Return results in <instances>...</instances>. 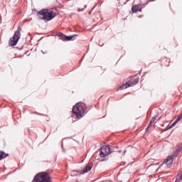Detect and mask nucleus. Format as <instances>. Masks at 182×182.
<instances>
[{
  "label": "nucleus",
  "mask_w": 182,
  "mask_h": 182,
  "mask_svg": "<svg viewBox=\"0 0 182 182\" xmlns=\"http://www.w3.org/2000/svg\"><path fill=\"white\" fill-rule=\"evenodd\" d=\"M76 36H77V34H74L73 36H67V41H73V39H75Z\"/></svg>",
  "instance_id": "11"
},
{
  "label": "nucleus",
  "mask_w": 182,
  "mask_h": 182,
  "mask_svg": "<svg viewBox=\"0 0 182 182\" xmlns=\"http://www.w3.org/2000/svg\"><path fill=\"white\" fill-rule=\"evenodd\" d=\"M176 150H178L179 152L182 151V144L178 145Z\"/></svg>",
  "instance_id": "16"
},
{
  "label": "nucleus",
  "mask_w": 182,
  "mask_h": 182,
  "mask_svg": "<svg viewBox=\"0 0 182 182\" xmlns=\"http://www.w3.org/2000/svg\"><path fill=\"white\" fill-rule=\"evenodd\" d=\"M176 181H177V182H182V173L179 174V175L176 177Z\"/></svg>",
  "instance_id": "14"
},
{
  "label": "nucleus",
  "mask_w": 182,
  "mask_h": 182,
  "mask_svg": "<svg viewBox=\"0 0 182 182\" xmlns=\"http://www.w3.org/2000/svg\"><path fill=\"white\" fill-rule=\"evenodd\" d=\"M139 78L132 79L127 82L124 85H121L120 89L123 90V89H127V87H133V86H136L139 83Z\"/></svg>",
  "instance_id": "5"
},
{
  "label": "nucleus",
  "mask_w": 182,
  "mask_h": 182,
  "mask_svg": "<svg viewBox=\"0 0 182 182\" xmlns=\"http://www.w3.org/2000/svg\"><path fill=\"white\" fill-rule=\"evenodd\" d=\"M61 146H62V149L63 150V143H62Z\"/></svg>",
  "instance_id": "20"
},
{
  "label": "nucleus",
  "mask_w": 182,
  "mask_h": 182,
  "mask_svg": "<svg viewBox=\"0 0 182 182\" xmlns=\"http://www.w3.org/2000/svg\"><path fill=\"white\" fill-rule=\"evenodd\" d=\"M109 153H112V151H110V146L104 145L101 148V151L100 153V157H105V156H107Z\"/></svg>",
  "instance_id": "6"
},
{
  "label": "nucleus",
  "mask_w": 182,
  "mask_h": 182,
  "mask_svg": "<svg viewBox=\"0 0 182 182\" xmlns=\"http://www.w3.org/2000/svg\"><path fill=\"white\" fill-rule=\"evenodd\" d=\"M181 119H182V113L181 114V115L179 117H177L176 121L178 123V122H180V120H181Z\"/></svg>",
  "instance_id": "17"
},
{
  "label": "nucleus",
  "mask_w": 182,
  "mask_h": 182,
  "mask_svg": "<svg viewBox=\"0 0 182 182\" xmlns=\"http://www.w3.org/2000/svg\"><path fill=\"white\" fill-rule=\"evenodd\" d=\"M177 121L175 120V122L171 124V127H174V126H176V124H177Z\"/></svg>",
  "instance_id": "19"
},
{
  "label": "nucleus",
  "mask_w": 182,
  "mask_h": 182,
  "mask_svg": "<svg viewBox=\"0 0 182 182\" xmlns=\"http://www.w3.org/2000/svg\"><path fill=\"white\" fill-rule=\"evenodd\" d=\"M8 154H6L5 152L0 151V160H3V159H5Z\"/></svg>",
  "instance_id": "12"
},
{
  "label": "nucleus",
  "mask_w": 182,
  "mask_h": 182,
  "mask_svg": "<svg viewBox=\"0 0 182 182\" xmlns=\"http://www.w3.org/2000/svg\"><path fill=\"white\" fill-rule=\"evenodd\" d=\"M60 38H61V39H62L63 41H67L68 36H66V35L62 33V34H60Z\"/></svg>",
  "instance_id": "15"
},
{
  "label": "nucleus",
  "mask_w": 182,
  "mask_h": 182,
  "mask_svg": "<svg viewBox=\"0 0 182 182\" xmlns=\"http://www.w3.org/2000/svg\"><path fill=\"white\" fill-rule=\"evenodd\" d=\"M92 164H89L85 168H83V173H89L90 170H92Z\"/></svg>",
  "instance_id": "9"
},
{
  "label": "nucleus",
  "mask_w": 182,
  "mask_h": 182,
  "mask_svg": "<svg viewBox=\"0 0 182 182\" xmlns=\"http://www.w3.org/2000/svg\"><path fill=\"white\" fill-rule=\"evenodd\" d=\"M87 6L85 5V6H84V8H82V9L78 8V10H77L78 12H82V11H84L85 9L87 8Z\"/></svg>",
  "instance_id": "18"
},
{
  "label": "nucleus",
  "mask_w": 182,
  "mask_h": 182,
  "mask_svg": "<svg viewBox=\"0 0 182 182\" xmlns=\"http://www.w3.org/2000/svg\"><path fill=\"white\" fill-rule=\"evenodd\" d=\"M38 15H40L42 19H45L46 21H52L55 16H53V12L49 11L48 12V9H42L38 12Z\"/></svg>",
  "instance_id": "3"
},
{
  "label": "nucleus",
  "mask_w": 182,
  "mask_h": 182,
  "mask_svg": "<svg viewBox=\"0 0 182 182\" xmlns=\"http://www.w3.org/2000/svg\"><path fill=\"white\" fill-rule=\"evenodd\" d=\"M132 11L134 14H136V12H141V6L140 4L134 5L132 7Z\"/></svg>",
  "instance_id": "8"
},
{
  "label": "nucleus",
  "mask_w": 182,
  "mask_h": 182,
  "mask_svg": "<svg viewBox=\"0 0 182 182\" xmlns=\"http://www.w3.org/2000/svg\"><path fill=\"white\" fill-rule=\"evenodd\" d=\"M86 112V105L83 102H77L73 107V113L77 117V119H82Z\"/></svg>",
  "instance_id": "1"
},
{
  "label": "nucleus",
  "mask_w": 182,
  "mask_h": 182,
  "mask_svg": "<svg viewBox=\"0 0 182 182\" xmlns=\"http://www.w3.org/2000/svg\"><path fill=\"white\" fill-rule=\"evenodd\" d=\"M19 39H21V31L17 30L15 31L14 36L11 38H10L9 45L10 46H16Z\"/></svg>",
  "instance_id": "4"
},
{
  "label": "nucleus",
  "mask_w": 182,
  "mask_h": 182,
  "mask_svg": "<svg viewBox=\"0 0 182 182\" xmlns=\"http://www.w3.org/2000/svg\"><path fill=\"white\" fill-rule=\"evenodd\" d=\"M174 161V158H173V156H169L167 157V159H165L164 163L162 164H166L168 168L171 167L173 166V162Z\"/></svg>",
  "instance_id": "7"
},
{
  "label": "nucleus",
  "mask_w": 182,
  "mask_h": 182,
  "mask_svg": "<svg viewBox=\"0 0 182 182\" xmlns=\"http://www.w3.org/2000/svg\"><path fill=\"white\" fill-rule=\"evenodd\" d=\"M34 181L37 182H52L50 176L46 172L37 173L34 177Z\"/></svg>",
  "instance_id": "2"
},
{
  "label": "nucleus",
  "mask_w": 182,
  "mask_h": 182,
  "mask_svg": "<svg viewBox=\"0 0 182 182\" xmlns=\"http://www.w3.org/2000/svg\"><path fill=\"white\" fill-rule=\"evenodd\" d=\"M178 154H180V151L176 149V151H173V154L171 156H172L173 159H174V157H177Z\"/></svg>",
  "instance_id": "13"
},
{
  "label": "nucleus",
  "mask_w": 182,
  "mask_h": 182,
  "mask_svg": "<svg viewBox=\"0 0 182 182\" xmlns=\"http://www.w3.org/2000/svg\"><path fill=\"white\" fill-rule=\"evenodd\" d=\"M156 117H153L151 118V119L150 120L149 124L147 128L146 129V132L149 130V127H150V126H151V124H153V123H154V122H156Z\"/></svg>",
  "instance_id": "10"
}]
</instances>
